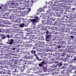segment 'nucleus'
Segmentation results:
<instances>
[{"label":"nucleus","instance_id":"nucleus-1","mask_svg":"<svg viewBox=\"0 0 76 76\" xmlns=\"http://www.w3.org/2000/svg\"><path fill=\"white\" fill-rule=\"evenodd\" d=\"M25 3H30L29 1L28 0H22L19 1L17 2L15 4L16 6H19V4H24L23 6L26 7L28 5L26 4Z\"/></svg>","mask_w":76,"mask_h":76},{"label":"nucleus","instance_id":"nucleus-2","mask_svg":"<svg viewBox=\"0 0 76 76\" xmlns=\"http://www.w3.org/2000/svg\"><path fill=\"white\" fill-rule=\"evenodd\" d=\"M10 54V53H9V52H7V53L6 54L7 55H6V58L7 59H9V60L8 61H10V64H12V63L14 61L13 60V59L10 56L7 55V54L9 55V54Z\"/></svg>","mask_w":76,"mask_h":76},{"label":"nucleus","instance_id":"nucleus-3","mask_svg":"<svg viewBox=\"0 0 76 76\" xmlns=\"http://www.w3.org/2000/svg\"><path fill=\"white\" fill-rule=\"evenodd\" d=\"M51 16V14H50V15H49V14H45V15L44 16V17L43 18V19H45L46 20H42L44 21H44H46L47 20V22H48V21H49V20L50 19H49V18H50V17H50V16Z\"/></svg>","mask_w":76,"mask_h":76},{"label":"nucleus","instance_id":"nucleus-4","mask_svg":"<svg viewBox=\"0 0 76 76\" xmlns=\"http://www.w3.org/2000/svg\"><path fill=\"white\" fill-rule=\"evenodd\" d=\"M21 16H12V18H13L14 19H16V20H17V22L20 23V19L19 17H20Z\"/></svg>","mask_w":76,"mask_h":76},{"label":"nucleus","instance_id":"nucleus-5","mask_svg":"<svg viewBox=\"0 0 76 76\" xmlns=\"http://www.w3.org/2000/svg\"><path fill=\"white\" fill-rule=\"evenodd\" d=\"M57 63H55L53 64V67H57V66H59V67H60L62 66V64H57Z\"/></svg>","mask_w":76,"mask_h":76},{"label":"nucleus","instance_id":"nucleus-6","mask_svg":"<svg viewBox=\"0 0 76 76\" xmlns=\"http://www.w3.org/2000/svg\"><path fill=\"white\" fill-rule=\"evenodd\" d=\"M62 73L63 74H65L64 75H63V76H67V74H68V71L67 70H64L62 72Z\"/></svg>","mask_w":76,"mask_h":76},{"label":"nucleus","instance_id":"nucleus-7","mask_svg":"<svg viewBox=\"0 0 76 76\" xmlns=\"http://www.w3.org/2000/svg\"><path fill=\"white\" fill-rule=\"evenodd\" d=\"M64 2H65V3H68L67 4L69 5L70 4V3L72 2V0H64Z\"/></svg>","mask_w":76,"mask_h":76},{"label":"nucleus","instance_id":"nucleus-8","mask_svg":"<svg viewBox=\"0 0 76 76\" xmlns=\"http://www.w3.org/2000/svg\"><path fill=\"white\" fill-rule=\"evenodd\" d=\"M37 20L35 19H32L31 20V22H32L33 23H35L36 22H37Z\"/></svg>","mask_w":76,"mask_h":76},{"label":"nucleus","instance_id":"nucleus-9","mask_svg":"<svg viewBox=\"0 0 76 76\" xmlns=\"http://www.w3.org/2000/svg\"><path fill=\"white\" fill-rule=\"evenodd\" d=\"M25 65H24L23 67H22L20 66V70L21 71V72H23V68L24 69H25Z\"/></svg>","mask_w":76,"mask_h":76},{"label":"nucleus","instance_id":"nucleus-10","mask_svg":"<svg viewBox=\"0 0 76 76\" xmlns=\"http://www.w3.org/2000/svg\"><path fill=\"white\" fill-rule=\"evenodd\" d=\"M44 64V62L42 61V63L39 64V67H42L43 66V64Z\"/></svg>","mask_w":76,"mask_h":76},{"label":"nucleus","instance_id":"nucleus-11","mask_svg":"<svg viewBox=\"0 0 76 76\" xmlns=\"http://www.w3.org/2000/svg\"><path fill=\"white\" fill-rule=\"evenodd\" d=\"M0 69L1 70H3L4 71H6V68L5 67L1 66H0Z\"/></svg>","mask_w":76,"mask_h":76},{"label":"nucleus","instance_id":"nucleus-12","mask_svg":"<svg viewBox=\"0 0 76 76\" xmlns=\"http://www.w3.org/2000/svg\"><path fill=\"white\" fill-rule=\"evenodd\" d=\"M13 43V39H11L9 42V44L10 45H12Z\"/></svg>","mask_w":76,"mask_h":76},{"label":"nucleus","instance_id":"nucleus-13","mask_svg":"<svg viewBox=\"0 0 76 76\" xmlns=\"http://www.w3.org/2000/svg\"><path fill=\"white\" fill-rule=\"evenodd\" d=\"M36 57V58L37 60H41V59H39V58L38 57V56H37V54H35L34 55Z\"/></svg>","mask_w":76,"mask_h":76},{"label":"nucleus","instance_id":"nucleus-14","mask_svg":"<svg viewBox=\"0 0 76 76\" xmlns=\"http://www.w3.org/2000/svg\"><path fill=\"white\" fill-rule=\"evenodd\" d=\"M25 26V24L24 23H23L21 24L20 25V28H23Z\"/></svg>","mask_w":76,"mask_h":76},{"label":"nucleus","instance_id":"nucleus-15","mask_svg":"<svg viewBox=\"0 0 76 76\" xmlns=\"http://www.w3.org/2000/svg\"><path fill=\"white\" fill-rule=\"evenodd\" d=\"M2 58H6V55L5 54H2Z\"/></svg>","mask_w":76,"mask_h":76},{"label":"nucleus","instance_id":"nucleus-16","mask_svg":"<svg viewBox=\"0 0 76 76\" xmlns=\"http://www.w3.org/2000/svg\"><path fill=\"white\" fill-rule=\"evenodd\" d=\"M31 53L32 54H35V53H36V52L34 50H31Z\"/></svg>","mask_w":76,"mask_h":76},{"label":"nucleus","instance_id":"nucleus-17","mask_svg":"<svg viewBox=\"0 0 76 76\" xmlns=\"http://www.w3.org/2000/svg\"><path fill=\"white\" fill-rule=\"evenodd\" d=\"M63 24L61 23H59V26L60 27H62L63 26Z\"/></svg>","mask_w":76,"mask_h":76},{"label":"nucleus","instance_id":"nucleus-18","mask_svg":"<svg viewBox=\"0 0 76 76\" xmlns=\"http://www.w3.org/2000/svg\"><path fill=\"white\" fill-rule=\"evenodd\" d=\"M29 62L28 61H26V64H29Z\"/></svg>","mask_w":76,"mask_h":76},{"label":"nucleus","instance_id":"nucleus-19","mask_svg":"<svg viewBox=\"0 0 76 76\" xmlns=\"http://www.w3.org/2000/svg\"><path fill=\"white\" fill-rule=\"evenodd\" d=\"M54 4H55V5L56 6H59V5H60V4H57L56 3H55V2L54 3Z\"/></svg>","mask_w":76,"mask_h":76},{"label":"nucleus","instance_id":"nucleus-20","mask_svg":"<svg viewBox=\"0 0 76 76\" xmlns=\"http://www.w3.org/2000/svg\"><path fill=\"white\" fill-rule=\"evenodd\" d=\"M36 38V36L35 35H33V39H35Z\"/></svg>","mask_w":76,"mask_h":76},{"label":"nucleus","instance_id":"nucleus-21","mask_svg":"<svg viewBox=\"0 0 76 76\" xmlns=\"http://www.w3.org/2000/svg\"><path fill=\"white\" fill-rule=\"evenodd\" d=\"M66 55V54L65 53H63V54L62 55L63 57H64Z\"/></svg>","mask_w":76,"mask_h":76},{"label":"nucleus","instance_id":"nucleus-22","mask_svg":"<svg viewBox=\"0 0 76 76\" xmlns=\"http://www.w3.org/2000/svg\"><path fill=\"white\" fill-rule=\"evenodd\" d=\"M28 56H25L24 57V58H25V59H28Z\"/></svg>","mask_w":76,"mask_h":76},{"label":"nucleus","instance_id":"nucleus-23","mask_svg":"<svg viewBox=\"0 0 76 76\" xmlns=\"http://www.w3.org/2000/svg\"><path fill=\"white\" fill-rule=\"evenodd\" d=\"M6 73V72H3V71H2L1 72V73H4H4Z\"/></svg>","mask_w":76,"mask_h":76},{"label":"nucleus","instance_id":"nucleus-24","mask_svg":"<svg viewBox=\"0 0 76 76\" xmlns=\"http://www.w3.org/2000/svg\"><path fill=\"white\" fill-rule=\"evenodd\" d=\"M11 31V29H8V32H10Z\"/></svg>","mask_w":76,"mask_h":76},{"label":"nucleus","instance_id":"nucleus-25","mask_svg":"<svg viewBox=\"0 0 76 76\" xmlns=\"http://www.w3.org/2000/svg\"><path fill=\"white\" fill-rule=\"evenodd\" d=\"M23 64H26V61H23Z\"/></svg>","mask_w":76,"mask_h":76},{"label":"nucleus","instance_id":"nucleus-26","mask_svg":"<svg viewBox=\"0 0 76 76\" xmlns=\"http://www.w3.org/2000/svg\"><path fill=\"white\" fill-rule=\"evenodd\" d=\"M12 30H14V31H15V30H16V28L15 29V28L14 27L13 28H12Z\"/></svg>","mask_w":76,"mask_h":76},{"label":"nucleus","instance_id":"nucleus-27","mask_svg":"<svg viewBox=\"0 0 76 76\" xmlns=\"http://www.w3.org/2000/svg\"><path fill=\"white\" fill-rule=\"evenodd\" d=\"M3 23H4L5 24H7V23H6V21H5Z\"/></svg>","mask_w":76,"mask_h":76},{"label":"nucleus","instance_id":"nucleus-28","mask_svg":"<svg viewBox=\"0 0 76 76\" xmlns=\"http://www.w3.org/2000/svg\"><path fill=\"white\" fill-rule=\"evenodd\" d=\"M46 38H47V39H48V38H49V36H48L46 37Z\"/></svg>","mask_w":76,"mask_h":76},{"label":"nucleus","instance_id":"nucleus-29","mask_svg":"<svg viewBox=\"0 0 76 76\" xmlns=\"http://www.w3.org/2000/svg\"><path fill=\"white\" fill-rule=\"evenodd\" d=\"M72 10H75V8H72Z\"/></svg>","mask_w":76,"mask_h":76},{"label":"nucleus","instance_id":"nucleus-30","mask_svg":"<svg viewBox=\"0 0 76 76\" xmlns=\"http://www.w3.org/2000/svg\"><path fill=\"white\" fill-rule=\"evenodd\" d=\"M0 32H2V29H0Z\"/></svg>","mask_w":76,"mask_h":76},{"label":"nucleus","instance_id":"nucleus-31","mask_svg":"<svg viewBox=\"0 0 76 76\" xmlns=\"http://www.w3.org/2000/svg\"><path fill=\"white\" fill-rule=\"evenodd\" d=\"M71 38H73V36H71Z\"/></svg>","mask_w":76,"mask_h":76},{"label":"nucleus","instance_id":"nucleus-32","mask_svg":"<svg viewBox=\"0 0 76 76\" xmlns=\"http://www.w3.org/2000/svg\"><path fill=\"white\" fill-rule=\"evenodd\" d=\"M58 48H61V47H60V46L59 45L58 46Z\"/></svg>","mask_w":76,"mask_h":76},{"label":"nucleus","instance_id":"nucleus-33","mask_svg":"<svg viewBox=\"0 0 76 76\" xmlns=\"http://www.w3.org/2000/svg\"><path fill=\"white\" fill-rule=\"evenodd\" d=\"M48 31H47V32H46V34H48Z\"/></svg>","mask_w":76,"mask_h":76},{"label":"nucleus","instance_id":"nucleus-34","mask_svg":"<svg viewBox=\"0 0 76 76\" xmlns=\"http://www.w3.org/2000/svg\"><path fill=\"white\" fill-rule=\"evenodd\" d=\"M28 32H30L31 31L29 30V29H28V30H27Z\"/></svg>","mask_w":76,"mask_h":76},{"label":"nucleus","instance_id":"nucleus-35","mask_svg":"<svg viewBox=\"0 0 76 76\" xmlns=\"http://www.w3.org/2000/svg\"><path fill=\"white\" fill-rule=\"evenodd\" d=\"M73 30H74V31H76V29H73Z\"/></svg>","mask_w":76,"mask_h":76},{"label":"nucleus","instance_id":"nucleus-36","mask_svg":"<svg viewBox=\"0 0 76 76\" xmlns=\"http://www.w3.org/2000/svg\"><path fill=\"white\" fill-rule=\"evenodd\" d=\"M5 38L6 37H2V38H3V39H5Z\"/></svg>","mask_w":76,"mask_h":76},{"label":"nucleus","instance_id":"nucleus-37","mask_svg":"<svg viewBox=\"0 0 76 76\" xmlns=\"http://www.w3.org/2000/svg\"><path fill=\"white\" fill-rule=\"evenodd\" d=\"M69 56H69V55H67V58L68 57V58H69Z\"/></svg>","mask_w":76,"mask_h":76},{"label":"nucleus","instance_id":"nucleus-38","mask_svg":"<svg viewBox=\"0 0 76 76\" xmlns=\"http://www.w3.org/2000/svg\"><path fill=\"white\" fill-rule=\"evenodd\" d=\"M54 29H56V28H55V27H53V29L54 30Z\"/></svg>","mask_w":76,"mask_h":76},{"label":"nucleus","instance_id":"nucleus-39","mask_svg":"<svg viewBox=\"0 0 76 76\" xmlns=\"http://www.w3.org/2000/svg\"><path fill=\"white\" fill-rule=\"evenodd\" d=\"M13 50H15V48H13Z\"/></svg>","mask_w":76,"mask_h":76},{"label":"nucleus","instance_id":"nucleus-40","mask_svg":"<svg viewBox=\"0 0 76 76\" xmlns=\"http://www.w3.org/2000/svg\"><path fill=\"white\" fill-rule=\"evenodd\" d=\"M62 7H65V5H64V6H62Z\"/></svg>","mask_w":76,"mask_h":76},{"label":"nucleus","instance_id":"nucleus-41","mask_svg":"<svg viewBox=\"0 0 76 76\" xmlns=\"http://www.w3.org/2000/svg\"><path fill=\"white\" fill-rule=\"evenodd\" d=\"M15 28H18V27H15Z\"/></svg>","mask_w":76,"mask_h":76},{"label":"nucleus","instance_id":"nucleus-42","mask_svg":"<svg viewBox=\"0 0 76 76\" xmlns=\"http://www.w3.org/2000/svg\"><path fill=\"white\" fill-rule=\"evenodd\" d=\"M29 12L31 11V9H29Z\"/></svg>","mask_w":76,"mask_h":76},{"label":"nucleus","instance_id":"nucleus-43","mask_svg":"<svg viewBox=\"0 0 76 76\" xmlns=\"http://www.w3.org/2000/svg\"><path fill=\"white\" fill-rule=\"evenodd\" d=\"M7 74H9V75H10V73H7Z\"/></svg>","mask_w":76,"mask_h":76},{"label":"nucleus","instance_id":"nucleus-44","mask_svg":"<svg viewBox=\"0 0 76 76\" xmlns=\"http://www.w3.org/2000/svg\"><path fill=\"white\" fill-rule=\"evenodd\" d=\"M13 32H16V31H13Z\"/></svg>","mask_w":76,"mask_h":76},{"label":"nucleus","instance_id":"nucleus-45","mask_svg":"<svg viewBox=\"0 0 76 76\" xmlns=\"http://www.w3.org/2000/svg\"><path fill=\"white\" fill-rule=\"evenodd\" d=\"M68 72H69V71H70H70H69V69H68Z\"/></svg>","mask_w":76,"mask_h":76},{"label":"nucleus","instance_id":"nucleus-46","mask_svg":"<svg viewBox=\"0 0 76 76\" xmlns=\"http://www.w3.org/2000/svg\"><path fill=\"white\" fill-rule=\"evenodd\" d=\"M75 60H76V58H75Z\"/></svg>","mask_w":76,"mask_h":76},{"label":"nucleus","instance_id":"nucleus-47","mask_svg":"<svg viewBox=\"0 0 76 76\" xmlns=\"http://www.w3.org/2000/svg\"><path fill=\"white\" fill-rule=\"evenodd\" d=\"M73 76H76V75H73Z\"/></svg>","mask_w":76,"mask_h":76},{"label":"nucleus","instance_id":"nucleus-48","mask_svg":"<svg viewBox=\"0 0 76 76\" xmlns=\"http://www.w3.org/2000/svg\"><path fill=\"white\" fill-rule=\"evenodd\" d=\"M0 23H2V22H0Z\"/></svg>","mask_w":76,"mask_h":76},{"label":"nucleus","instance_id":"nucleus-49","mask_svg":"<svg viewBox=\"0 0 76 76\" xmlns=\"http://www.w3.org/2000/svg\"><path fill=\"white\" fill-rule=\"evenodd\" d=\"M0 9H1V7L0 6Z\"/></svg>","mask_w":76,"mask_h":76},{"label":"nucleus","instance_id":"nucleus-50","mask_svg":"<svg viewBox=\"0 0 76 76\" xmlns=\"http://www.w3.org/2000/svg\"><path fill=\"white\" fill-rule=\"evenodd\" d=\"M14 72H16V71H14Z\"/></svg>","mask_w":76,"mask_h":76},{"label":"nucleus","instance_id":"nucleus-51","mask_svg":"<svg viewBox=\"0 0 76 76\" xmlns=\"http://www.w3.org/2000/svg\"><path fill=\"white\" fill-rule=\"evenodd\" d=\"M15 70H16V69H15Z\"/></svg>","mask_w":76,"mask_h":76},{"label":"nucleus","instance_id":"nucleus-52","mask_svg":"<svg viewBox=\"0 0 76 76\" xmlns=\"http://www.w3.org/2000/svg\"><path fill=\"white\" fill-rule=\"evenodd\" d=\"M58 17H61V16H58Z\"/></svg>","mask_w":76,"mask_h":76},{"label":"nucleus","instance_id":"nucleus-53","mask_svg":"<svg viewBox=\"0 0 76 76\" xmlns=\"http://www.w3.org/2000/svg\"><path fill=\"white\" fill-rule=\"evenodd\" d=\"M27 34H29V33H27Z\"/></svg>","mask_w":76,"mask_h":76},{"label":"nucleus","instance_id":"nucleus-54","mask_svg":"<svg viewBox=\"0 0 76 76\" xmlns=\"http://www.w3.org/2000/svg\"><path fill=\"white\" fill-rule=\"evenodd\" d=\"M7 76V75H6V76Z\"/></svg>","mask_w":76,"mask_h":76},{"label":"nucleus","instance_id":"nucleus-55","mask_svg":"<svg viewBox=\"0 0 76 76\" xmlns=\"http://www.w3.org/2000/svg\"><path fill=\"white\" fill-rule=\"evenodd\" d=\"M64 29L63 30H64Z\"/></svg>","mask_w":76,"mask_h":76},{"label":"nucleus","instance_id":"nucleus-56","mask_svg":"<svg viewBox=\"0 0 76 76\" xmlns=\"http://www.w3.org/2000/svg\"><path fill=\"white\" fill-rule=\"evenodd\" d=\"M59 58H58V59Z\"/></svg>","mask_w":76,"mask_h":76},{"label":"nucleus","instance_id":"nucleus-57","mask_svg":"<svg viewBox=\"0 0 76 76\" xmlns=\"http://www.w3.org/2000/svg\"><path fill=\"white\" fill-rule=\"evenodd\" d=\"M0 47H1V46H0Z\"/></svg>","mask_w":76,"mask_h":76}]
</instances>
